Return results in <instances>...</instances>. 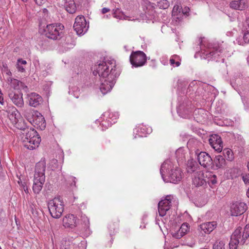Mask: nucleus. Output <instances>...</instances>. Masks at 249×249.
Here are the masks:
<instances>
[{"label":"nucleus","instance_id":"1","mask_svg":"<svg viewBox=\"0 0 249 249\" xmlns=\"http://www.w3.org/2000/svg\"><path fill=\"white\" fill-rule=\"evenodd\" d=\"M115 67L114 60L97 62L94 66L93 74L95 76L98 74L100 78V89L104 95L111 90L120 75L119 71Z\"/></svg>","mask_w":249,"mask_h":249},{"label":"nucleus","instance_id":"2","mask_svg":"<svg viewBox=\"0 0 249 249\" xmlns=\"http://www.w3.org/2000/svg\"><path fill=\"white\" fill-rule=\"evenodd\" d=\"M13 124L17 128L23 131L22 134L25 136L23 142L25 147L30 150H33L38 146L41 138L34 128L27 127L24 122L21 120L19 122L16 117L13 121Z\"/></svg>","mask_w":249,"mask_h":249},{"label":"nucleus","instance_id":"3","mask_svg":"<svg viewBox=\"0 0 249 249\" xmlns=\"http://www.w3.org/2000/svg\"><path fill=\"white\" fill-rule=\"evenodd\" d=\"M160 173L162 178L165 182L178 183L182 179V174L180 169L175 168L172 164L164 162L161 165Z\"/></svg>","mask_w":249,"mask_h":249},{"label":"nucleus","instance_id":"4","mask_svg":"<svg viewBox=\"0 0 249 249\" xmlns=\"http://www.w3.org/2000/svg\"><path fill=\"white\" fill-rule=\"evenodd\" d=\"M45 169L46 162L44 160H41L36 164L33 185V190L36 194L40 193L45 182Z\"/></svg>","mask_w":249,"mask_h":249},{"label":"nucleus","instance_id":"5","mask_svg":"<svg viewBox=\"0 0 249 249\" xmlns=\"http://www.w3.org/2000/svg\"><path fill=\"white\" fill-rule=\"evenodd\" d=\"M249 237V224H247L243 229L241 227L237 228L231 235L229 243L230 249H237L239 245H243Z\"/></svg>","mask_w":249,"mask_h":249},{"label":"nucleus","instance_id":"6","mask_svg":"<svg viewBox=\"0 0 249 249\" xmlns=\"http://www.w3.org/2000/svg\"><path fill=\"white\" fill-rule=\"evenodd\" d=\"M48 207L51 216L55 218H59L64 211L63 202L59 198L55 197L50 200Z\"/></svg>","mask_w":249,"mask_h":249},{"label":"nucleus","instance_id":"7","mask_svg":"<svg viewBox=\"0 0 249 249\" xmlns=\"http://www.w3.org/2000/svg\"><path fill=\"white\" fill-rule=\"evenodd\" d=\"M64 26L61 23L50 24L47 25L44 29L45 36L48 38L57 40L60 37Z\"/></svg>","mask_w":249,"mask_h":249},{"label":"nucleus","instance_id":"8","mask_svg":"<svg viewBox=\"0 0 249 249\" xmlns=\"http://www.w3.org/2000/svg\"><path fill=\"white\" fill-rule=\"evenodd\" d=\"M129 60L132 66L136 68L140 67L145 64L147 57L142 51H133L130 55Z\"/></svg>","mask_w":249,"mask_h":249},{"label":"nucleus","instance_id":"9","mask_svg":"<svg viewBox=\"0 0 249 249\" xmlns=\"http://www.w3.org/2000/svg\"><path fill=\"white\" fill-rule=\"evenodd\" d=\"M73 27L77 35H81L87 32L89 25H87L85 17L82 15H80L75 18Z\"/></svg>","mask_w":249,"mask_h":249},{"label":"nucleus","instance_id":"10","mask_svg":"<svg viewBox=\"0 0 249 249\" xmlns=\"http://www.w3.org/2000/svg\"><path fill=\"white\" fill-rule=\"evenodd\" d=\"M171 195L167 196L164 199L161 200L158 204V211L160 216H163L166 214L171 206V201L173 198Z\"/></svg>","mask_w":249,"mask_h":249},{"label":"nucleus","instance_id":"11","mask_svg":"<svg viewBox=\"0 0 249 249\" xmlns=\"http://www.w3.org/2000/svg\"><path fill=\"white\" fill-rule=\"evenodd\" d=\"M223 48L219 44H214L213 47L209 48L207 50L205 51L203 53L205 55L206 58L209 59H215L219 57Z\"/></svg>","mask_w":249,"mask_h":249},{"label":"nucleus","instance_id":"12","mask_svg":"<svg viewBox=\"0 0 249 249\" xmlns=\"http://www.w3.org/2000/svg\"><path fill=\"white\" fill-rule=\"evenodd\" d=\"M199 163L205 168L210 169L212 167L213 160L211 156L205 152H201L197 155Z\"/></svg>","mask_w":249,"mask_h":249},{"label":"nucleus","instance_id":"13","mask_svg":"<svg viewBox=\"0 0 249 249\" xmlns=\"http://www.w3.org/2000/svg\"><path fill=\"white\" fill-rule=\"evenodd\" d=\"M247 209V206L244 202L236 201L231 205V214L232 216H237L244 213Z\"/></svg>","mask_w":249,"mask_h":249},{"label":"nucleus","instance_id":"14","mask_svg":"<svg viewBox=\"0 0 249 249\" xmlns=\"http://www.w3.org/2000/svg\"><path fill=\"white\" fill-rule=\"evenodd\" d=\"M62 223L65 228L72 229L78 225L79 220L74 214H69L63 217Z\"/></svg>","mask_w":249,"mask_h":249},{"label":"nucleus","instance_id":"15","mask_svg":"<svg viewBox=\"0 0 249 249\" xmlns=\"http://www.w3.org/2000/svg\"><path fill=\"white\" fill-rule=\"evenodd\" d=\"M211 146L217 152H220L223 148V142L221 137L217 134H213L209 139Z\"/></svg>","mask_w":249,"mask_h":249},{"label":"nucleus","instance_id":"16","mask_svg":"<svg viewBox=\"0 0 249 249\" xmlns=\"http://www.w3.org/2000/svg\"><path fill=\"white\" fill-rule=\"evenodd\" d=\"M33 121H32L31 124L40 130H44L46 124L44 118L38 112H36Z\"/></svg>","mask_w":249,"mask_h":249},{"label":"nucleus","instance_id":"17","mask_svg":"<svg viewBox=\"0 0 249 249\" xmlns=\"http://www.w3.org/2000/svg\"><path fill=\"white\" fill-rule=\"evenodd\" d=\"M60 6H63L70 14H74L76 11V7L74 0H58Z\"/></svg>","mask_w":249,"mask_h":249},{"label":"nucleus","instance_id":"18","mask_svg":"<svg viewBox=\"0 0 249 249\" xmlns=\"http://www.w3.org/2000/svg\"><path fill=\"white\" fill-rule=\"evenodd\" d=\"M9 97L12 102L18 107H22L24 105L22 93L11 92L9 93Z\"/></svg>","mask_w":249,"mask_h":249},{"label":"nucleus","instance_id":"19","mask_svg":"<svg viewBox=\"0 0 249 249\" xmlns=\"http://www.w3.org/2000/svg\"><path fill=\"white\" fill-rule=\"evenodd\" d=\"M216 225L215 221L204 223L199 226L198 230L203 231L204 233L209 234L216 227Z\"/></svg>","mask_w":249,"mask_h":249},{"label":"nucleus","instance_id":"20","mask_svg":"<svg viewBox=\"0 0 249 249\" xmlns=\"http://www.w3.org/2000/svg\"><path fill=\"white\" fill-rule=\"evenodd\" d=\"M28 100L29 105L36 107L42 102V98L39 94L33 92L29 94Z\"/></svg>","mask_w":249,"mask_h":249},{"label":"nucleus","instance_id":"21","mask_svg":"<svg viewBox=\"0 0 249 249\" xmlns=\"http://www.w3.org/2000/svg\"><path fill=\"white\" fill-rule=\"evenodd\" d=\"M204 175L201 172H197L193 178V183L196 187L206 185V179L204 178Z\"/></svg>","mask_w":249,"mask_h":249},{"label":"nucleus","instance_id":"22","mask_svg":"<svg viewBox=\"0 0 249 249\" xmlns=\"http://www.w3.org/2000/svg\"><path fill=\"white\" fill-rule=\"evenodd\" d=\"M243 32V36H239L236 39V41L240 45L249 43V24L247 25V26H245Z\"/></svg>","mask_w":249,"mask_h":249},{"label":"nucleus","instance_id":"23","mask_svg":"<svg viewBox=\"0 0 249 249\" xmlns=\"http://www.w3.org/2000/svg\"><path fill=\"white\" fill-rule=\"evenodd\" d=\"M247 6V3L245 0H233L230 4L231 8L240 11L245 9Z\"/></svg>","mask_w":249,"mask_h":249},{"label":"nucleus","instance_id":"24","mask_svg":"<svg viewBox=\"0 0 249 249\" xmlns=\"http://www.w3.org/2000/svg\"><path fill=\"white\" fill-rule=\"evenodd\" d=\"M118 117L119 114L118 113H109L107 114L108 120H107V121L103 122L101 125L106 129L114 124Z\"/></svg>","mask_w":249,"mask_h":249},{"label":"nucleus","instance_id":"25","mask_svg":"<svg viewBox=\"0 0 249 249\" xmlns=\"http://www.w3.org/2000/svg\"><path fill=\"white\" fill-rule=\"evenodd\" d=\"M37 112L29 107L24 108L22 109V115L28 120L29 123L33 121V119L35 117V113Z\"/></svg>","mask_w":249,"mask_h":249},{"label":"nucleus","instance_id":"26","mask_svg":"<svg viewBox=\"0 0 249 249\" xmlns=\"http://www.w3.org/2000/svg\"><path fill=\"white\" fill-rule=\"evenodd\" d=\"M214 163L216 166L220 168L225 164V158L221 155L216 156L213 160V164Z\"/></svg>","mask_w":249,"mask_h":249},{"label":"nucleus","instance_id":"27","mask_svg":"<svg viewBox=\"0 0 249 249\" xmlns=\"http://www.w3.org/2000/svg\"><path fill=\"white\" fill-rule=\"evenodd\" d=\"M206 183H208L210 185H214L217 183L216 176L212 172H207L206 173Z\"/></svg>","mask_w":249,"mask_h":249},{"label":"nucleus","instance_id":"28","mask_svg":"<svg viewBox=\"0 0 249 249\" xmlns=\"http://www.w3.org/2000/svg\"><path fill=\"white\" fill-rule=\"evenodd\" d=\"M27 62L26 60L19 58L17 61L16 68L19 72H24L25 71V66Z\"/></svg>","mask_w":249,"mask_h":249},{"label":"nucleus","instance_id":"29","mask_svg":"<svg viewBox=\"0 0 249 249\" xmlns=\"http://www.w3.org/2000/svg\"><path fill=\"white\" fill-rule=\"evenodd\" d=\"M197 168V165L195 161L193 160L188 161L187 171L189 173L195 172Z\"/></svg>","mask_w":249,"mask_h":249},{"label":"nucleus","instance_id":"30","mask_svg":"<svg viewBox=\"0 0 249 249\" xmlns=\"http://www.w3.org/2000/svg\"><path fill=\"white\" fill-rule=\"evenodd\" d=\"M223 153L225 158L227 160L231 161L233 160V153L231 149L228 148H225L223 150Z\"/></svg>","mask_w":249,"mask_h":249},{"label":"nucleus","instance_id":"31","mask_svg":"<svg viewBox=\"0 0 249 249\" xmlns=\"http://www.w3.org/2000/svg\"><path fill=\"white\" fill-rule=\"evenodd\" d=\"M112 15L113 17L116 18L122 19L124 17V13L119 8L113 10Z\"/></svg>","mask_w":249,"mask_h":249},{"label":"nucleus","instance_id":"32","mask_svg":"<svg viewBox=\"0 0 249 249\" xmlns=\"http://www.w3.org/2000/svg\"><path fill=\"white\" fill-rule=\"evenodd\" d=\"M171 234L174 238L176 239H180L184 236L183 234L180 231V230L179 229L172 230L171 231Z\"/></svg>","mask_w":249,"mask_h":249},{"label":"nucleus","instance_id":"33","mask_svg":"<svg viewBox=\"0 0 249 249\" xmlns=\"http://www.w3.org/2000/svg\"><path fill=\"white\" fill-rule=\"evenodd\" d=\"M74 245L71 244L69 241H64L61 243L60 249H73Z\"/></svg>","mask_w":249,"mask_h":249},{"label":"nucleus","instance_id":"34","mask_svg":"<svg viewBox=\"0 0 249 249\" xmlns=\"http://www.w3.org/2000/svg\"><path fill=\"white\" fill-rule=\"evenodd\" d=\"M158 6L160 9H166L169 6V2L167 0H160L158 2Z\"/></svg>","mask_w":249,"mask_h":249},{"label":"nucleus","instance_id":"35","mask_svg":"<svg viewBox=\"0 0 249 249\" xmlns=\"http://www.w3.org/2000/svg\"><path fill=\"white\" fill-rule=\"evenodd\" d=\"M213 249H225V243L222 241H217L213 245Z\"/></svg>","mask_w":249,"mask_h":249},{"label":"nucleus","instance_id":"36","mask_svg":"<svg viewBox=\"0 0 249 249\" xmlns=\"http://www.w3.org/2000/svg\"><path fill=\"white\" fill-rule=\"evenodd\" d=\"M7 81L14 89H16L18 86L19 83L18 80L11 77L8 78Z\"/></svg>","mask_w":249,"mask_h":249},{"label":"nucleus","instance_id":"37","mask_svg":"<svg viewBox=\"0 0 249 249\" xmlns=\"http://www.w3.org/2000/svg\"><path fill=\"white\" fill-rule=\"evenodd\" d=\"M179 229L180 231L184 235L189 230V224L187 223H184L181 225Z\"/></svg>","mask_w":249,"mask_h":249},{"label":"nucleus","instance_id":"38","mask_svg":"<svg viewBox=\"0 0 249 249\" xmlns=\"http://www.w3.org/2000/svg\"><path fill=\"white\" fill-rule=\"evenodd\" d=\"M241 176L245 184L249 183V173L242 174Z\"/></svg>","mask_w":249,"mask_h":249},{"label":"nucleus","instance_id":"39","mask_svg":"<svg viewBox=\"0 0 249 249\" xmlns=\"http://www.w3.org/2000/svg\"><path fill=\"white\" fill-rule=\"evenodd\" d=\"M170 63L171 65L173 66L178 67L180 65V62L178 60L176 61L175 59L172 58H170Z\"/></svg>","mask_w":249,"mask_h":249},{"label":"nucleus","instance_id":"40","mask_svg":"<svg viewBox=\"0 0 249 249\" xmlns=\"http://www.w3.org/2000/svg\"><path fill=\"white\" fill-rule=\"evenodd\" d=\"M69 182H72L71 183H70V185L71 187L74 186L75 187L76 184V178L74 177L70 176L68 178V181Z\"/></svg>","mask_w":249,"mask_h":249},{"label":"nucleus","instance_id":"41","mask_svg":"<svg viewBox=\"0 0 249 249\" xmlns=\"http://www.w3.org/2000/svg\"><path fill=\"white\" fill-rule=\"evenodd\" d=\"M83 219L84 220V224H85L84 229H88V228H89V219L87 217H84L83 218Z\"/></svg>","mask_w":249,"mask_h":249},{"label":"nucleus","instance_id":"42","mask_svg":"<svg viewBox=\"0 0 249 249\" xmlns=\"http://www.w3.org/2000/svg\"><path fill=\"white\" fill-rule=\"evenodd\" d=\"M21 187L26 194H29L28 186L25 182L21 183Z\"/></svg>","mask_w":249,"mask_h":249},{"label":"nucleus","instance_id":"43","mask_svg":"<svg viewBox=\"0 0 249 249\" xmlns=\"http://www.w3.org/2000/svg\"><path fill=\"white\" fill-rule=\"evenodd\" d=\"M0 104L2 106L5 105V102L4 99V96L2 92L0 90Z\"/></svg>","mask_w":249,"mask_h":249},{"label":"nucleus","instance_id":"44","mask_svg":"<svg viewBox=\"0 0 249 249\" xmlns=\"http://www.w3.org/2000/svg\"><path fill=\"white\" fill-rule=\"evenodd\" d=\"M15 117L17 118L16 113L15 111L12 112L11 113H10L9 115V118L11 120L12 123H13V121L14 120Z\"/></svg>","mask_w":249,"mask_h":249},{"label":"nucleus","instance_id":"45","mask_svg":"<svg viewBox=\"0 0 249 249\" xmlns=\"http://www.w3.org/2000/svg\"><path fill=\"white\" fill-rule=\"evenodd\" d=\"M36 3L38 5H41L45 2V0H34Z\"/></svg>","mask_w":249,"mask_h":249},{"label":"nucleus","instance_id":"46","mask_svg":"<svg viewBox=\"0 0 249 249\" xmlns=\"http://www.w3.org/2000/svg\"><path fill=\"white\" fill-rule=\"evenodd\" d=\"M110 11V9L108 8L104 7L102 9V14H105L108 12Z\"/></svg>","mask_w":249,"mask_h":249},{"label":"nucleus","instance_id":"47","mask_svg":"<svg viewBox=\"0 0 249 249\" xmlns=\"http://www.w3.org/2000/svg\"><path fill=\"white\" fill-rule=\"evenodd\" d=\"M171 57L175 59L176 61H177V60H178L179 61H180L179 56L177 55H174L172 56Z\"/></svg>","mask_w":249,"mask_h":249},{"label":"nucleus","instance_id":"48","mask_svg":"<svg viewBox=\"0 0 249 249\" xmlns=\"http://www.w3.org/2000/svg\"><path fill=\"white\" fill-rule=\"evenodd\" d=\"M179 9V7L178 5L174 6L173 10V13H175L176 11H177Z\"/></svg>","mask_w":249,"mask_h":249},{"label":"nucleus","instance_id":"49","mask_svg":"<svg viewBox=\"0 0 249 249\" xmlns=\"http://www.w3.org/2000/svg\"><path fill=\"white\" fill-rule=\"evenodd\" d=\"M6 73L8 75H10L11 76L12 75V73L8 69H7V71H6Z\"/></svg>","mask_w":249,"mask_h":249},{"label":"nucleus","instance_id":"50","mask_svg":"<svg viewBox=\"0 0 249 249\" xmlns=\"http://www.w3.org/2000/svg\"><path fill=\"white\" fill-rule=\"evenodd\" d=\"M199 41L200 45L201 46L202 44V38H199Z\"/></svg>","mask_w":249,"mask_h":249},{"label":"nucleus","instance_id":"51","mask_svg":"<svg viewBox=\"0 0 249 249\" xmlns=\"http://www.w3.org/2000/svg\"><path fill=\"white\" fill-rule=\"evenodd\" d=\"M247 196L249 198V189L248 190V191L247 192Z\"/></svg>","mask_w":249,"mask_h":249},{"label":"nucleus","instance_id":"52","mask_svg":"<svg viewBox=\"0 0 249 249\" xmlns=\"http://www.w3.org/2000/svg\"><path fill=\"white\" fill-rule=\"evenodd\" d=\"M248 168L249 171V162L248 163Z\"/></svg>","mask_w":249,"mask_h":249},{"label":"nucleus","instance_id":"53","mask_svg":"<svg viewBox=\"0 0 249 249\" xmlns=\"http://www.w3.org/2000/svg\"><path fill=\"white\" fill-rule=\"evenodd\" d=\"M110 242H111V244H112V242H113V239H111V240H110Z\"/></svg>","mask_w":249,"mask_h":249},{"label":"nucleus","instance_id":"54","mask_svg":"<svg viewBox=\"0 0 249 249\" xmlns=\"http://www.w3.org/2000/svg\"><path fill=\"white\" fill-rule=\"evenodd\" d=\"M53 160L54 161H55V162H57V160Z\"/></svg>","mask_w":249,"mask_h":249},{"label":"nucleus","instance_id":"55","mask_svg":"<svg viewBox=\"0 0 249 249\" xmlns=\"http://www.w3.org/2000/svg\"><path fill=\"white\" fill-rule=\"evenodd\" d=\"M23 1H26L27 0H22Z\"/></svg>","mask_w":249,"mask_h":249},{"label":"nucleus","instance_id":"56","mask_svg":"<svg viewBox=\"0 0 249 249\" xmlns=\"http://www.w3.org/2000/svg\"><path fill=\"white\" fill-rule=\"evenodd\" d=\"M110 229L111 228V225L109 226V228Z\"/></svg>","mask_w":249,"mask_h":249},{"label":"nucleus","instance_id":"57","mask_svg":"<svg viewBox=\"0 0 249 249\" xmlns=\"http://www.w3.org/2000/svg\"><path fill=\"white\" fill-rule=\"evenodd\" d=\"M209 249L208 248H204V249Z\"/></svg>","mask_w":249,"mask_h":249},{"label":"nucleus","instance_id":"58","mask_svg":"<svg viewBox=\"0 0 249 249\" xmlns=\"http://www.w3.org/2000/svg\"><path fill=\"white\" fill-rule=\"evenodd\" d=\"M0 249H1V247H0Z\"/></svg>","mask_w":249,"mask_h":249}]
</instances>
